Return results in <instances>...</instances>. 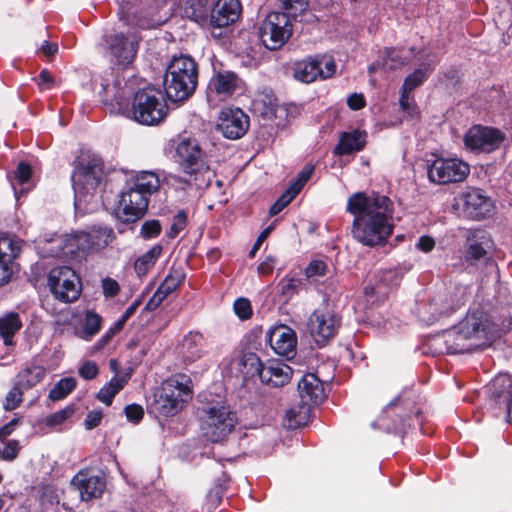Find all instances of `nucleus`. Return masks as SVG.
Returning a JSON list of instances; mask_svg holds the SVG:
<instances>
[{"mask_svg":"<svg viewBox=\"0 0 512 512\" xmlns=\"http://www.w3.org/2000/svg\"><path fill=\"white\" fill-rule=\"evenodd\" d=\"M102 103L110 112L121 114L143 125H156L167 115L168 107L162 92L148 86L134 92L131 84L120 79L114 69L99 77Z\"/></svg>","mask_w":512,"mask_h":512,"instance_id":"1","label":"nucleus"},{"mask_svg":"<svg viewBox=\"0 0 512 512\" xmlns=\"http://www.w3.org/2000/svg\"><path fill=\"white\" fill-rule=\"evenodd\" d=\"M346 211L354 216L352 237L363 246L384 245L393 233V203L385 195L354 193L348 198Z\"/></svg>","mask_w":512,"mask_h":512,"instance_id":"2","label":"nucleus"},{"mask_svg":"<svg viewBox=\"0 0 512 512\" xmlns=\"http://www.w3.org/2000/svg\"><path fill=\"white\" fill-rule=\"evenodd\" d=\"M497 327L481 307L469 309L466 316L452 328L432 337L429 345L435 353H465L488 345L496 336Z\"/></svg>","mask_w":512,"mask_h":512,"instance_id":"3","label":"nucleus"},{"mask_svg":"<svg viewBox=\"0 0 512 512\" xmlns=\"http://www.w3.org/2000/svg\"><path fill=\"white\" fill-rule=\"evenodd\" d=\"M191 398L190 378L184 374H177L165 380L154 392L148 401L147 409L157 417H169L177 414Z\"/></svg>","mask_w":512,"mask_h":512,"instance_id":"4","label":"nucleus"},{"mask_svg":"<svg viewBox=\"0 0 512 512\" xmlns=\"http://www.w3.org/2000/svg\"><path fill=\"white\" fill-rule=\"evenodd\" d=\"M198 81V66L193 58L186 55L174 56L166 68L164 89L167 97L174 102L190 97Z\"/></svg>","mask_w":512,"mask_h":512,"instance_id":"5","label":"nucleus"},{"mask_svg":"<svg viewBox=\"0 0 512 512\" xmlns=\"http://www.w3.org/2000/svg\"><path fill=\"white\" fill-rule=\"evenodd\" d=\"M103 161L93 157L87 162L79 161L72 174V186L75 194V208L78 211H91L93 207L87 205L97 204L95 192L103 181Z\"/></svg>","mask_w":512,"mask_h":512,"instance_id":"6","label":"nucleus"},{"mask_svg":"<svg viewBox=\"0 0 512 512\" xmlns=\"http://www.w3.org/2000/svg\"><path fill=\"white\" fill-rule=\"evenodd\" d=\"M175 159L180 170L189 178L184 181L191 185L198 177L209 172L208 157L196 138L179 136L175 146Z\"/></svg>","mask_w":512,"mask_h":512,"instance_id":"7","label":"nucleus"},{"mask_svg":"<svg viewBox=\"0 0 512 512\" xmlns=\"http://www.w3.org/2000/svg\"><path fill=\"white\" fill-rule=\"evenodd\" d=\"M141 42V35L136 30L113 32L102 38V49L110 63L128 67L136 58Z\"/></svg>","mask_w":512,"mask_h":512,"instance_id":"8","label":"nucleus"},{"mask_svg":"<svg viewBox=\"0 0 512 512\" xmlns=\"http://www.w3.org/2000/svg\"><path fill=\"white\" fill-rule=\"evenodd\" d=\"M119 19L130 26L154 28L166 21L159 15V6L152 0H118Z\"/></svg>","mask_w":512,"mask_h":512,"instance_id":"9","label":"nucleus"},{"mask_svg":"<svg viewBox=\"0 0 512 512\" xmlns=\"http://www.w3.org/2000/svg\"><path fill=\"white\" fill-rule=\"evenodd\" d=\"M466 287L449 286L439 289L419 310V318L430 325L442 315H448L465 302Z\"/></svg>","mask_w":512,"mask_h":512,"instance_id":"10","label":"nucleus"},{"mask_svg":"<svg viewBox=\"0 0 512 512\" xmlns=\"http://www.w3.org/2000/svg\"><path fill=\"white\" fill-rule=\"evenodd\" d=\"M201 417V429L212 442L223 441L235 428L236 413L224 405L207 407Z\"/></svg>","mask_w":512,"mask_h":512,"instance_id":"11","label":"nucleus"},{"mask_svg":"<svg viewBox=\"0 0 512 512\" xmlns=\"http://www.w3.org/2000/svg\"><path fill=\"white\" fill-rule=\"evenodd\" d=\"M241 364L244 368H247L246 374L248 376L257 375L263 383L273 387H282L287 384L293 373L292 368L282 362H270L263 365L254 353L244 355Z\"/></svg>","mask_w":512,"mask_h":512,"instance_id":"12","label":"nucleus"},{"mask_svg":"<svg viewBox=\"0 0 512 512\" xmlns=\"http://www.w3.org/2000/svg\"><path fill=\"white\" fill-rule=\"evenodd\" d=\"M292 35L290 18L281 12H272L262 21L259 28V37L263 45L269 50L281 48Z\"/></svg>","mask_w":512,"mask_h":512,"instance_id":"13","label":"nucleus"},{"mask_svg":"<svg viewBox=\"0 0 512 512\" xmlns=\"http://www.w3.org/2000/svg\"><path fill=\"white\" fill-rule=\"evenodd\" d=\"M48 286L56 299L69 303L78 299L81 292L80 279L68 266H58L48 274Z\"/></svg>","mask_w":512,"mask_h":512,"instance_id":"14","label":"nucleus"},{"mask_svg":"<svg viewBox=\"0 0 512 512\" xmlns=\"http://www.w3.org/2000/svg\"><path fill=\"white\" fill-rule=\"evenodd\" d=\"M244 91V81L233 71L216 72L209 80L206 96L211 105L226 101Z\"/></svg>","mask_w":512,"mask_h":512,"instance_id":"15","label":"nucleus"},{"mask_svg":"<svg viewBox=\"0 0 512 512\" xmlns=\"http://www.w3.org/2000/svg\"><path fill=\"white\" fill-rule=\"evenodd\" d=\"M340 325V316L329 305H323L309 317L308 329L317 344L324 345L337 334Z\"/></svg>","mask_w":512,"mask_h":512,"instance_id":"16","label":"nucleus"},{"mask_svg":"<svg viewBox=\"0 0 512 512\" xmlns=\"http://www.w3.org/2000/svg\"><path fill=\"white\" fill-rule=\"evenodd\" d=\"M470 173V166L458 158H437L428 166V179L436 184L463 181Z\"/></svg>","mask_w":512,"mask_h":512,"instance_id":"17","label":"nucleus"},{"mask_svg":"<svg viewBox=\"0 0 512 512\" xmlns=\"http://www.w3.org/2000/svg\"><path fill=\"white\" fill-rule=\"evenodd\" d=\"M293 71L295 79L308 84L331 77L336 71V64L331 56L322 55L295 63Z\"/></svg>","mask_w":512,"mask_h":512,"instance_id":"18","label":"nucleus"},{"mask_svg":"<svg viewBox=\"0 0 512 512\" xmlns=\"http://www.w3.org/2000/svg\"><path fill=\"white\" fill-rule=\"evenodd\" d=\"M504 134L492 127L474 125L464 135L465 148L474 153H490L498 149Z\"/></svg>","mask_w":512,"mask_h":512,"instance_id":"19","label":"nucleus"},{"mask_svg":"<svg viewBox=\"0 0 512 512\" xmlns=\"http://www.w3.org/2000/svg\"><path fill=\"white\" fill-rule=\"evenodd\" d=\"M149 198L127 182L120 194L117 218L123 223H133L139 220L147 211Z\"/></svg>","mask_w":512,"mask_h":512,"instance_id":"20","label":"nucleus"},{"mask_svg":"<svg viewBox=\"0 0 512 512\" xmlns=\"http://www.w3.org/2000/svg\"><path fill=\"white\" fill-rule=\"evenodd\" d=\"M401 276L396 269H388L375 273L373 281L365 286L364 296L367 303L373 305L383 301L400 283Z\"/></svg>","mask_w":512,"mask_h":512,"instance_id":"21","label":"nucleus"},{"mask_svg":"<svg viewBox=\"0 0 512 512\" xmlns=\"http://www.w3.org/2000/svg\"><path fill=\"white\" fill-rule=\"evenodd\" d=\"M216 127L225 138L240 139L249 128V117L239 108H225L218 116Z\"/></svg>","mask_w":512,"mask_h":512,"instance_id":"22","label":"nucleus"},{"mask_svg":"<svg viewBox=\"0 0 512 512\" xmlns=\"http://www.w3.org/2000/svg\"><path fill=\"white\" fill-rule=\"evenodd\" d=\"M241 10L239 0H218L213 9L210 8L208 29H221L236 22Z\"/></svg>","mask_w":512,"mask_h":512,"instance_id":"23","label":"nucleus"},{"mask_svg":"<svg viewBox=\"0 0 512 512\" xmlns=\"http://www.w3.org/2000/svg\"><path fill=\"white\" fill-rule=\"evenodd\" d=\"M71 483L79 491L81 499L85 501L100 497L106 485L102 473H94L90 470L79 471L72 478Z\"/></svg>","mask_w":512,"mask_h":512,"instance_id":"24","label":"nucleus"},{"mask_svg":"<svg viewBox=\"0 0 512 512\" xmlns=\"http://www.w3.org/2000/svg\"><path fill=\"white\" fill-rule=\"evenodd\" d=\"M271 348L281 356L290 357L295 354L297 336L294 330L286 325L271 328L266 334Z\"/></svg>","mask_w":512,"mask_h":512,"instance_id":"25","label":"nucleus"},{"mask_svg":"<svg viewBox=\"0 0 512 512\" xmlns=\"http://www.w3.org/2000/svg\"><path fill=\"white\" fill-rule=\"evenodd\" d=\"M22 241L5 235L0 237V287L7 284L12 277V261L20 254Z\"/></svg>","mask_w":512,"mask_h":512,"instance_id":"26","label":"nucleus"},{"mask_svg":"<svg viewBox=\"0 0 512 512\" xmlns=\"http://www.w3.org/2000/svg\"><path fill=\"white\" fill-rule=\"evenodd\" d=\"M464 209L473 219L480 220L493 210V202L480 189H471L464 194Z\"/></svg>","mask_w":512,"mask_h":512,"instance_id":"27","label":"nucleus"},{"mask_svg":"<svg viewBox=\"0 0 512 512\" xmlns=\"http://www.w3.org/2000/svg\"><path fill=\"white\" fill-rule=\"evenodd\" d=\"M298 392L301 403L310 406L321 403L325 398L322 381L312 373L304 375L298 382Z\"/></svg>","mask_w":512,"mask_h":512,"instance_id":"28","label":"nucleus"},{"mask_svg":"<svg viewBox=\"0 0 512 512\" xmlns=\"http://www.w3.org/2000/svg\"><path fill=\"white\" fill-rule=\"evenodd\" d=\"M492 240L483 230L471 231L467 237L465 259L474 263L484 259L492 248Z\"/></svg>","mask_w":512,"mask_h":512,"instance_id":"29","label":"nucleus"},{"mask_svg":"<svg viewBox=\"0 0 512 512\" xmlns=\"http://www.w3.org/2000/svg\"><path fill=\"white\" fill-rule=\"evenodd\" d=\"M399 407L400 397H397L383 409L378 419L372 423V427L388 433L403 430L405 419L396 413Z\"/></svg>","mask_w":512,"mask_h":512,"instance_id":"30","label":"nucleus"},{"mask_svg":"<svg viewBox=\"0 0 512 512\" xmlns=\"http://www.w3.org/2000/svg\"><path fill=\"white\" fill-rule=\"evenodd\" d=\"M63 259L68 261H81L89 254L87 237L83 231L62 235Z\"/></svg>","mask_w":512,"mask_h":512,"instance_id":"31","label":"nucleus"},{"mask_svg":"<svg viewBox=\"0 0 512 512\" xmlns=\"http://www.w3.org/2000/svg\"><path fill=\"white\" fill-rule=\"evenodd\" d=\"M491 399L498 405H505L512 399V376L507 373L498 374L489 384Z\"/></svg>","mask_w":512,"mask_h":512,"instance_id":"32","label":"nucleus"},{"mask_svg":"<svg viewBox=\"0 0 512 512\" xmlns=\"http://www.w3.org/2000/svg\"><path fill=\"white\" fill-rule=\"evenodd\" d=\"M366 136V132L357 129L341 133L334 153L337 155H350L361 151L365 146Z\"/></svg>","mask_w":512,"mask_h":512,"instance_id":"33","label":"nucleus"},{"mask_svg":"<svg viewBox=\"0 0 512 512\" xmlns=\"http://www.w3.org/2000/svg\"><path fill=\"white\" fill-rule=\"evenodd\" d=\"M32 169L25 162H20L15 171L8 175L14 195L18 200L20 195L32 189Z\"/></svg>","mask_w":512,"mask_h":512,"instance_id":"34","label":"nucleus"},{"mask_svg":"<svg viewBox=\"0 0 512 512\" xmlns=\"http://www.w3.org/2000/svg\"><path fill=\"white\" fill-rule=\"evenodd\" d=\"M128 183L150 199L151 195L158 191L161 181L159 174L154 171H140Z\"/></svg>","mask_w":512,"mask_h":512,"instance_id":"35","label":"nucleus"},{"mask_svg":"<svg viewBox=\"0 0 512 512\" xmlns=\"http://www.w3.org/2000/svg\"><path fill=\"white\" fill-rule=\"evenodd\" d=\"M437 60L427 56L422 63L411 74H409L403 82L402 88L405 91H413L422 85L434 70Z\"/></svg>","mask_w":512,"mask_h":512,"instance_id":"36","label":"nucleus"},{"mask_svg":"<svg viewBox=\"0 0 512 512\" xmlns=\"http://www.w3.org/2000/svg\"><path fill=\"white\" fill-rule=\"evenodd\" d=\"M210 5L208 0H186L183 8V15L208 28Z\"/></svg>","mask_w":512,"mask_h":512,"instance_id":"37","label":"nucleus"},{"mask_svg":"<svg viewBox=\"0 0 512 512\" xmlns=\"http://www.w3.org/2000/svg\"><path fill=\"white\" fill-rule=\"evenodd\" d=\"M204 339L196 332H189L184 336L181 343V353L185 361L194 362L202 357Z\"/></svg>","mask_w":512,"mask_h":512,"instance_id":"38","label":"nucleus"},{"mask_svg":"<svg viewBox=\"0 0 512 512\" xmlns=\"http://www.w3.org/2000/svg\"><path fill=\"white\" fill-rule=\"evenodd\" d=\"M85 237H87V244L89 246V253L98 251L106 247L114 238V233L111 228L108 227H93L89 231H83Z\"/></svg>","mask_w":512,"mask_h":512,"instance_id":"39","label":"nucleus"},{"mask_svg":"<svg viewBox=\"0 0 512 512\" xmlns=\"http://www.w3.org/2000/svg\"><path fill=\"white\" fill-rule=\"evenodd\" d=\"M21 327L22 321L16 312H9L0 317V337L5 345L13 344V337Z\"/></svg>","mask_w":512,"mask_h":512,"instance_id":"40","label":"nucleus"},{"mask_svg":"<svg viewBox=\"0 0 512 512\" xmlns=\"http://www.w3.org/2000/svg\"><path fill=\"white\" fill-rule=\"evenodd\" d=\"M46 374V370L42 366H32L21 370L17 376L15 383L24 391L36 386Z\"/></svg>","mask_w":512,"mask_h":512,"instance_id":"41","label":"nucleus"},{"mask_svg":"<svg viewBox=\"0 0 512 512\" xmlns=\"http://www.w3.org/2000/svg\"><path fill=\"white\" fill-rule=\"evenodd\" d=\"M311 406L303 404L290 408L284 417L283 425L287 429H296L308 422Z\"/></svg>","mask_w":512,"mask_h":512,"instance_id":"42","label":"nucleus"},{"mask_svg":"<svg viewBox=\"0 0 512 512\" xmlns=\"http://www.w3.org/2000/svg\"><path fill=\"white\" fill-rule=\"evenodd\" d=\"M126 383L125 377L114 376L99 390L97 399L107 406L111 405L115 395L124 388Z\"/></svg>","mask_w":512,"mask_h":512,"instance_id":"43","label":"nucleus"},{"mask_svg":"<svg viewBox=\"0 0 512 512\" xmlns=\"http://www.w3.org/2000/svg\"><path fill=\"white\" fill-rule=\"evenodd\" d=\"M162 253L161 245H154L150 250L140 256L134 264V269L139 276L145 275L151 269Z\"/></svg>","mask_w":512,"mask_h":512,"instance_id":"44","label":"nucleus"},{"mask_svg":"<svg viewBox=\"0 0 512 512\" xmlns=\"http://www.w3.org/2000/svg\"><path fill=\"white\" fill-rule=\"evenodd\" d=\"M411 57L405 55L403 50L397 48H387L385 57L382 61V67L385 70H396L402 66L409 64Z\"/></svg>","mask_w":512,"mask_h":512,"instance_id":"45","label":"nucleus"},{"mask_svg":"<svg viewBox=\"0 0 512 512\" xmlns=\"http://www.w3.org/2000/svg\"><path fill=\"white\" fill-rule=\"evenodd\" d=\"M253 107L260 115L268 117L274 114L276 99L270 91L260 92L253 99Z\"/></svg>","mask_w":512,"mask_h":512,"instance_id":"46","label":"nucleus"},{"mask_svg":"<svg viewBox=\"0 0 512 512\" xmlns=\"http://www.w3.org/2000/svg\"><path fill=\"white\" fill-rule=\"evenodd\" d=\"M302 287V280L300 278L291 277L286 275L283 277L278 285V292L283 302H288L293 296L299 293Z\"/></svg>","mask_w":512,"mask_h":512,"instance_id":"47","label":"nucleus"},{"mask_svg":"<svg viewBox=\"0 0 512 512\" xmlns=\"http://www.w3.org/2000/svg\"><path fill=\"white\" fill-rule=\"evenodd\" d=\"M77 385V381L73 377H65L60 379L49 391L48 398L52 401H59L66 398Z\"/></svg>","mask_w":512,"mask_h":512,"instance_id":"48","label":"nucleus"},{"mask_svg":"<svg viewBox=\"0 0 512 512\" xmlns=\"http://www.w3.org/2000/svg\"><path fill=\"white\" fill-rule=\"evenodd\" d=\"M63 243L62 235H56L49 240L40 242L38 249L42 257L63 258Z\"/></svg>","mask_w":512,"mask_h":512,"instance_id":"49","label":"nucleus"},{"mask_svg":"<svg viewBox=\"0 0 512 512\" xmlns=\"http://www.w3.org/2000/svg\"><path fill=\"white\" fill-rule=\"evenodd\" d=\"M184 279L185 274L181 268H172L159 287L170 294L181 285Z\"/></svg>","mask_w":512,"mask_h":512,"instance_id":"50","label":"nucleus"},{"mask_svg":"<svg viewBox=\"0 0 512 512\" xmlns=\"http://www.w3.org/2000/svg\"><path fill=\"white\" fill-rule=\"evenodd\" d=\"M101 327V317L95 312H87L83 326V338L85 340L91 339L97 334Z\"/></svg>","mask_w":512,"mask_h":512,"instance_id":"51","label":"nucleus"},{"mask_svg":"<svg viewBox=\"0 0 512 512\" xmlns=\"http://www.w3.org/2000/svg\"><path fill=\"white\" fill-rule=\"evenodd\" d=\"M282 9L289 18L297 17L308 8V0H279Z\"/></svg>","mask_w":512,"mask_h":512,"instance_id":"52","label":"nucleus"},{"mask_svg":"<svg viewBox=\"0 0 512 512\" xmlns=\"http://www.w3.org/2000/svg\"><path fill=\"white\" fill-rule=\"evenodd\" d=\"M24 390L20 388L16 383L8 391L5 400L3 402V408L6 411H11L19 407L23 399Z\"/></svg>","mask_w":512,"mask_h":512,"instance_id":"53","label":"nucleus"},{"mask_svg":"<svg viewBox=\"0 0 512 512\" xmlns=\"http://www.w3.org/2000/svg\"><path fill=\"white\" fill-rule=\"evenodd\" d=\"M218 481L219 483L216 484L208 493V501L212 507H216L221 502L226 484L229 482V476L226 473H223Z\"/></svg>","mask_w":512,"mask_h":512,"instance_id":"54","label":"nucleus"},{"mask_svg":"<svg viewBox=\"0 0 512 512\" xmlns=\"http://www.w3.org/2000/svg\"><path fill=\"white\" fill-rule=\"evenodd\" d=\"M186 224L187 214L185 211L181 210L174 215L170 229L167 232V236L171 239L175 238L186 227Z\"/></svg>","mask_w":512,"mask_h":512,"instance_id":"55","label":"nucleus"},{"mask_svg":"<svg viewBox=\"0 0 512 512\" xmlns=\"http://www.w3.org/2000/svg\"><path fill=\"white\" fill-rule=\"evenodd\" d=\"M74 410L71 407H66L62 410H59L45 419V424L48 427H55L63 424L72 414Z\"/></svg>","mask_w":512,"mask_h":512,"instance_id":"56","label":"nucleus"},{"mask_svg":"<svg viewBox=\"0 0 512 512\" xmlns=\"http://www.w3.org/2000/svg\"><path fill=\"white\" fill-rule=\"evenodd\" d=\"M411 91H405L401 87L399 104L404 112H407L411 117L417 114V106L414 100L410 97Z\"/></svg>","mask_w":512,"mask_h":512,"instance_id":"57","label":"nucleus"},{"mask_svg":"<svg viewBox=\"0 0 512 512\" xmlns=\"http://www.w3.org/2000/svg\"><path fill=\"white\" fill-rule=\"evenodd\" d=\"M235 314L241 319H249L252 315L251 303L246 298H238L233 305Z\"/></svg>","mask_w":512,"mask_h":512,"instance_id":"58","label":"nucleus"},{"mask_svg":"<svg viewBox=\"0 0 512 512\" xmlns=\"http://www.w3.org/2000/svg\"><path fill=\"white\" fill-rule=\"evenodd\" d=\"M161 232V224L158 220H148L142 224L141 235L145 239L157 237Z\"/></svg>","mask_w":512,"mask_h":512,"instance_id":"59","label":"nucleus"},{"mask_svg":"<svg viewBox=\"0 0 512 512\" xmlns=\"http://www.w3.org/2000/svg\"><path fill=\"white\" fill-rule=\"evenodd\" d=\"M78 373L84 380H92L97 377L99 369L94 361L87 360L81 363Z\"/></svg>","mask_w":512,"mask_h":512,"instance_id":"60","label":"nucleus"},{"mask_svg":"<svg viewBox=\"0 0 512 512\" xmlns=\"http://www.w3.org/2000/svg\"><path fill=\"white\" fill-rule=\"evenodd\" d=\"M327 271V265L321 260H313L305 269V275L307 278H316L324 276Z\"/></svg>","mask_w":512,"mask_h":512,"instance_id":"61","label":"nucleus"},{"mask_svg":"<svg viewBox=\"0 0 512 512\" xmlns=\"http://www.w3.org/2000/svg\"><path fill=\"white\" fill-rule=\"evenodd\" d=\"M21 449L20 443L17 440H9L2 452L0 453V456L2 459L6 461H13L17 456Z\"/></svg>","mask_w":512,"mask_h":512,"instance_id":"62","label":"nucleus"},{"mask_svg":"<svg viewBox=\"0 0 512 512\" xmlns=\"http://www.w3.org/2000/svg\"><path fill=\"white\" fill-rule=\"evenodd\" d=\"M124 413L128 421L137 424L144 416V410L141 405L130 404L124 408Z\"/></svg>","mask_w":512,"mask_h":512,"instance_id":"63","label":"nucleus"},{"mask_svg":"<svg viewBox=\"0 0 512 512\" xmlns=\"http://www.w3.org/2000/svg\"><path fill=\"white\" fill-rule=\"evenodd\" d=\"M102 289L105 297H114L120 291L118 282L112 278H105L102 280Z\"/></svg>","mask_w":512,"mask_h":512,"instance_id":"64","label":"nucleus"}]
</instances>
